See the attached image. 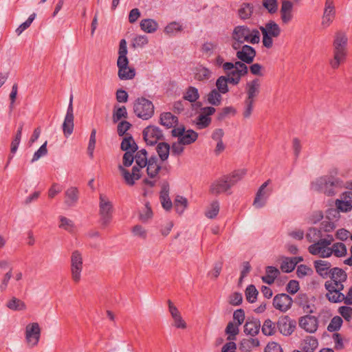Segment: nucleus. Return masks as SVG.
<instances>
[{
	"mask_svg": "<svg viewBox=\"0 0 352 352\" xmlns=\"http://www.w3.org/2000/svg\"><path fill=\"white\" fill-rule=\"evenodd\" d=\"M245 174V170L240 169L236 170L230 174L223 175L210 184L209 191L214 195L228 192L232 186L242 179Z\"/></svg>",
	"mask_w": 352,
	"mask_h": 352,
	"instance_id": "nucleus-1",
	"label": "nucleus"
},
{
	"mask_svg": "<svg viewBox=\"0 0 352 352\" xmlns=\"http://www.w3.org/2000/svg\"><path fill=\"white\" fill-rule=\"evenodd\" d=\"M328 277H329V280L325 281L324 285L327 292L325 294L327 300L332 295L344 289V283L347 280V274L344 270L335 267L330 270Z\"/></svg>",
	"mask_w": 352,
	"mask_h": 352,
	"instance_id": "nucleus-2",
	"label": "nucleus"
},
{
	"mask_svg": "<svg viewBox=\"0 0 352 352\" xmlns=\"http://www.w3.org/2000/svg\"><path fill=\"white\" fill-rule=\"evenodd\" d=\"M127 52L126 41L125 39H122L119 44L118 58L117 60L118 76L122 80H131L135 76V69L129 67V60L126 56Z\"/></svg>",
	"mask_w": 352,
	"mask_h": 352,
	"instance_id": "nucleus-3",
	"label": "nucleus"
},
{
	"mask_svg": "<svg viewBox=\"0 0 352 352\" xmlns=\"http://www.w3.org/2000/svg\"><path fill=\"white\" fill-rule=\"evenodd\" d=\"M348 38L345 33L338 32L333 41V58L330 65L333 69H337L343 63L346 56Z\"/></svg>",
	"mask_w": 352,
	"mask_h": 352,
	"instance_id": "nucleus-4",
	"label": "nucleus"
},
{
	"mask_svg": "<svg viewBox=\"0 0 352 352\" xmlns=\"http://www.w3.org/2000/svg\"><path fill=\"white\" fill-rule=\"evenodd\" d=\"M342 186V181L332 176H323L318 178L311 184L314 190L320 191L327 196H333L336 193V188Z\"/></svg>",
	"mask_w": 352,
	"mask_h": 352,
	"instance_id": "nucleus-5",
	"label": "nucleus"
},
{
	"mask_svg": "<svg viewBox=\"0 0 352 352\" xmlns=\"http://www.w3.org/2000/svg\"><path fill=\"white\" fill-rule=\"evenodd\" d=\"M232 39L239 42L256 44L260 41V32L258 30L250 29L246 25H237L232 31Z\"/></svg>",
	"mask_w": 352,
	"mask_h": 352,
	"instance_id": "nucleus-6",
	"label": "nucleus"
},
{
	"mask_svg": "<svg viewBox=\"0 0 352 352\" xmlns=\"http://www.w3.org/2000/svg\"><path fill=\"white\" fill-rule=\"evenodd\" d=\"M113 205L109 198L104 195L99 196V223L102 228H107L113 219Z\"/></svg>",
	"mask_w": 352,
	"mask_h": 352,
	"instance_id": "nucleus-7",
	"label": "nucleus"
},
{
	"mask_svg": "<svg viewBox=\"0 0 352 352\" xmlns=\"http://www.w3.org/2000/svg\"><path fill=\"white\" fill-rule=\"evenodd\" d=\"M133 110L138 118L143 120H148L151 118L154 113V106L151 100L142 97L135 100Z\"/></svg>",
	"mask_w": 352,
	"mask_h": 352,
	"instance_id": "nucleus-8",
	"label": "nucleus"
},
{
	"mask_svg": "<svg viewBox=\"0 0 352 352\" xmlns=\"http://www.w3.org/2000/svg\"><path fill=\"white\" fill-rule=\"evenodd\" d=\"M263 34V45L267 48L273 45L272 37H278L280 34V28L274 21H270L264 27H260Z\"/></svg>",
	"mask_w": 352,
	"mask_h": 352,
	"instance_id": "nucleus-9",
	"label": "nucleus"
},
{
	"mask_svg": "<svg viewBox=\"0 0 352 352\" xmlns=\"http://www.w3.org/2000/svg\"><path fill=\"white\" fill-rule=\"evenodd\" d=\"M41 329L38 322L29 323L25 330V339L28 346L33 348L38 345Z\"/></svg>",
	"mask_w": 352,
	"mask_h": 352,
	"instance_id": "nucleus-10",
	"label": "nucleus"
},
{
	"mask_svg": "<svg viewBox=\"0 0 352 352\" xmlns=\"http://www.w3.org/2000/svg\"><path fill=\"white\" fill-rule=\"evenodd\" d=\"M83 263L82 254L78 250H74L71 256V276L75 283L81 279Z\"/></svg>",
	"mask_w": 352,
	"mask_h": 352,
	"instance_id": "nucleus-11",
	"label": "nucleus"
},
{
	"mask_svg": "<svg viewBox=\"0 0 352 352\" xmlns=\"http://www.w3.org/2000/svg\"><path fill=\"white\" fill-rule=\"evenodd\" d=\"M143 138L148 145L153 146L164 139L161 129L156 126H148L143 131Z\"/></svg>",
	"mask_w": 352,
	"mask_h": 352,
	"instance_id": "nucleus-12",
	"label": "nucleus"
},
{
	"mask_svg": "<svg viewBox=\"0 0 352 352\" xmlns=\"http://www.w3.org/2000/svg\"><path fill=\"white\" fill-rule=\"evenodd\" d=\"M329 245V241L319 239L317 242L309 245L308 250L313 255H318L322 258H328L331 256V252Z\"/></svg>",
	"mask_w": 352,
	"mask_h": 352,
	"instance_id": "nucleus-13",
	"label": "nucleus"
},
{
	"mask_svg": "<svg viewBox=\"0 0 352 352\" xmlns=\"http://www.w3.org/2000/svg\"><path fill=\"white\" fill-rule=\"evenodd\" d=\"M296 325V321L288 316H280L276 322L279 332L286 336H290L294 331Z\"/></svg>",
	"mask_w": 352,
	"mask_h": 352,
	"instance_id": "nucleus-14",
	"label": "nucleus"
},
{
	"mask_svg": "<svg viewBox=\"0 0 352 352\" xmlns=\"http://www.w3.org/2000/svg\"><path fill=\"white\" fill-rule=\"evenodd\" d=\"M292 298L286 294H278L274 297L273 306L281 312H286L292 305Z\"/></svg>",
	"mask_w": 352,
	"mask_h": 352,
	"instance_id": "nucleus-15",
	"label": "nucleus"
},
{
	"mask_svg": "<svg viewBox=\"0 0 352 352\" xmlns=\"http://www.w3.org/2000/svg\"><path fill=\"white\" fill-rule=\"evenodd\" d=\"M311 314L300 318L298 324L300 328L305 331L313 333L316 332L318 327V319L316 316H311Z\"/></svg>",
	"mask_w": 352,
	"mask_h": 352,
	"instance_id": "nucleus-16",
	"label": "nucleus"
},
{
	"mask_svg": "<svg viewBox=\"0 0 352 352\" xmlns=\"http://www.w3.org/2000/svg\"><path fill=\"white\" fill-rule=\"evenodd\" d=\"M140 167L134 166L132 168V172L130 173L128 170L124 168L122 165L118 166V169L123 177L125 183L132 186L135 184V181L141 177Z\"/></svg>",
	"mask_w": 352,
	"mask_h": 352,
	"instance_id": "nucleus-17",
	"label": "nucleus"
},
{
	"mask_svg": "<svg viewBox=\"0 0 352 352\" xmlns=\"http://www.w3.org/2000/svg\"><path fill=\"white\" fill-rule=\"evenodd\" d=\"M256 55V50L254 47L248 45H244L241 49L236 53V58L243 63L250 64L253 62Z\"/></svg>",
	"mask_w": 352,
	"mask_h": 352,
	"instance_id": "nucleus-18",
	"label": "nucleus"
},
{
	"mask_svg": "<svg viewBox=\"0 0 352 352\" xmlns=\"http://www.w3.org/2000/svg\"><path fill=\"white\" fill-rule=\"evenodd\" d=\"M228 83L233 85H238L239 79L234 78L232 75L230 76H221L216 80V89L222 94H225L229 91Z\"/></svg>",
	"mask_w": 352,
	"mask_h": 352,
	"instance_id": "nucleus-19",
	"label": "nucleus"
},
{
	"mask_svg": "<svg viewBox=\"0 0 352 352\" xmlns=\"http://www.w3.org/2000/svg\"><path fill=\"white\" fill-rule=\"evenodd\" d=\"M261 89V81L258 78L247 82L245 85V93L247 94L245 100L255 102L256 98L259 95Z\"/></svg>",
	"mask_w": 352,
	"mask_h": 352,
	"instance_id": "nucleus-20",
	"label": "nucleus"
},
{
	"mask_svg": "<svg viewBox=\"0 0 352 352\" xmlns=\"http://www.w3.org/2000/svg\"><path fill=\"white\" fill-rule=\"evenodd\" d=\"M270 180H267L264 182L258 188L255 199L254 200L253 205L256 208H261L263 207L267 201L270 193L267 192L266 188L270 184Z\"/></svg>",
	"mask_w": 352,
	"mask_h": 352,
	"instance_id": "nucleus-21",
	"label": "nucleus"
},
{
	"mask_svg": "<svg viewBox=\"0 0 352 352\" xmlns=\"http://www.w3.org/2000/svg\"><path fill=\"white\" fill-rule=\"evenodd\" d=\"M336 11L333 0H326L322 16V25L328 27L333 21Z\"/></svg>",
	"mask_w": 352,
	"mask_h": 352,
	"instance_id": "nucleus-22",
	"label": "nucleus"
},
{
	"mask_svg": "<svg viewBox=\"0 0 352 352\" xmlns=\"http://www.w3.org/2000/svg\"><path fill=\"white\" fill-rule=\"evenodd\" d=\"M330 302L340 303L343 302L346 305H352V285L349 288L346 295L339 291L328 299Z\"/></svg>",
	"mask_w": 352,
	"mask_h": 352,
	"instance_id": "nucleus-23",
	"label": "nucleus"
},
{
	"mask_svg": "<svg viewBox=\"0 0 352 352\" xmlns=\"http://www.w3.org/2000/svg\"><path fill=\"white\" fill-rule=\"evenodd\" d=\"M293 3L290 1L284 0L282 1L280 10V19L284 24L289 23L293 19Z\"/></svg>",
	"mask_w": 352,
	"mask_h": 352,
	"instance_id": "nucleus-24",
	"label": "nucleus"
},
{
	"mask_svg": "<svg viewBox=\"0 0 352 352\" xmlns=\"http://www.w3.org/2000/svg\"><path fill=\"white\" fill-rule=\"evenodd\" d=\"M79 190L76 187L71 186L65 192V204L68 207L75 206L79 199Z\"/></svg>",
	"mask_w": 352,
	"mask_h": 352,
	"instance_id": "nucleus-25",
	"label": "nucleus"
},
{
	"mask_svg": "<svg viewBox=\"0 0 352 352\" xmlns=\"http://www.w3.org/2000/svg\"><path fill=\"white\" fill-rule=\"evenodd\" d=\"M295 302L302 309L305 314H313L315 311L314 305L310 303L308 296L306 294H298Z\"/></svg>",
	"mask_w": 352,
	"mask_h": 352,
	"instance_id": "nucleus-26",
	"label": "nucleus"
},
{
	"mask_svg": "<svg viewBox=\"0 0 352 352\" xmlns=\"http://www.w3.org/2000/svg\"><path fill=\"white\" fill-rule=\"evenodd\" d=\"M318 346V340L311 336H306L300 344V351L302 352H314Z\"/></svg>",
	"mask_w": 352,
	"mask_h": 352,
	"instance_id": "nucleus-27",
	"label": "nucleus"
},
{
	"mask_svg": "<svg viewBox=\"0 0 352 352\" xmlns=\"http://www.w3.org/2000/svg\"><path fill=\"white\" fill-rule=\"evenodd\" d=\"M261 329V322L258 319L256 318H248L244 325V332L252 336H256Z\"/></svg>",
	"mask_w": 352,
	"mask_h": 352,
	"instance_id": "nucleus-28",
	"label": "nucleus"
},
{
	"mask_svg": "<svg viewBox=\"0 0 352 352\" xmlns=\"http://www.w3.org/2000/svg\"><path fill=\"white\" fill-rule=\"evenodd\" d=\"M160 198L163 208L166 210H170L173 207V203L169 197V185L168 183L163 184Z\"/></svg>",
	"mask_w": 352,
	"mask_h": 352,
	"instance_id": "nucleus-29",
	"label": "nucleus"
},
{
	"mask_svg": "<svg viewBox=\"0 0 352 352\" xmlns=\"http://www.w3.org/2000/svg\"><path fill=\"white\" fill-rule=\"evenodd\" d=\"M246 64V63H243L241 60L236 61L234 63V69L232 71L230 74L234 78L239 79V82H240L241 78L248 72V67Z\"/></svg>",
	"mask_w": 352,
	"mask_h": 352,
	"instance_id": "nucleus-30",
	"label": "nucleus"
},
{
	"mask_svg": "<svg viewBox=\"0 0 352 352\" xmlns=\"http://www.w3.org/2000/svg\"><path fill=\"white\" fill-rule=\"evenodd\" d=\"M331 263L326 261L318 260L314 262V267L316 272L323 278L329 275Z\"/></svg>",
	"mask_w": 352,
	"mask_h": 352,
	"instance_id": "nucleus-31",
	"label": "nucleus"
},
{
	"mask_svg": "<svg viewBox=\"0 0 352 352\" xmlns=\"http://www.w3.org/2000/svg\"><path fill=\"white\" fill-rule=\"evenodd\" d=\"M178 122L177 116L173 115L170 112H164L160 115V123L167 129L174 127Z\"/></svg>",
	"mask_w": 352,
	"mask_h": 352,
	"instance_id": "nucleus-32",
	"label": "nucleus"
},
{
	"mask_svg": "<svg viewBox=\"0 0 352 352\" xmlns=\"http://www.w3.org/2000/svg\"><path fill=\"white\" fill-rule=\"evenodd\" d=\"M157 162L158 159L156 156L151 157L147 162L146 171L148 175L151 178L156 177L162 168Z\"/></svg>",
	"mask_w": 352,
	"mask_h": 352,
	"instance_id": "nucleus-33",
	"label": "nucleus"
},
{
	"mask_svg": "<svg viewBox=\"0 0 352 352\" xmlns=\"http://www.w3.org/2000/svg\"><path fill=\"white\" fill-rule=\"evenodd\" d=\"M120 148L122 151L126 152L131 151L135 153L137 151L138 146L133 137L129 134H126V137L123 138L121 142Z\"/></svg>",
	"mask_w": 352,
	"mask_h": 352,
	"instance_id": "nucleus-34",
	"label": "nucleus"
},
{
	"mask_svg": "<svg viewBox=\"0 0 352 352\" xmlns=\"http://www.w3.org/2000/svg\"><path fill=\"white\" fill-rule=\"evenodd\" d=\"M141 29L147 33H153L158 28V23L156 21L152 19H142L140 22Z\"/></svg>",
	"mask_w": 352,
	"mask_h": 352,
	"instance_id": "nucleus-35",
	"label": "nucleus"
},
{
	"mask_svg": "<svg viewBox=\"0 0 352 352\" xmlns=\"http://www.w3.org/2000/svg\"><path fill=\"white\" fill-rule=\"evenodd\" d=\"M212 74L208 68L199 66L195 69V78L199 81L208 80L211 78Z\"/></svg>",
	"mask_w": 352,
	"mask_h": 352,
	"instance_id": "nucleus-36",
	"label": "nucleus"
},
{
	"mask_svg": "<svg viewBox=\"0 0 352 352\" xmlns=\"http://www.w3.org/2000/svg\"><path fill=\"white\" fill-rule=\"evenodd\" d=\"M170 146L166 142H160L156 146V151L159 155V157L162 162L166 161L169 156Z\"/></svg>",
	"mask_w": 352,
	"mask_h": 352,
	"instance_id": "nucleus-37",
	"label": "nucleus"
},
{
	"mask_svg": "<svg viewBox=\"0 0 352 352\" xmlns=\"http://www.w3.org/2000/svg\"><path fill=\"white\" fill-rule=\"evenodd\" d=\"M198 138V133L193 130L189 129L185 131L182 137L180 138V143L184 145H188L195 142Z\"/></svg>",
	"mask_w": 352,
	"mask_h": 352,
	"instance_id": "nucleus-38",
	"label": "nucleus"
},
{
	"mask_svg": "<svg viewBox=\"0 0 352 352\" xmlns=\"http://www.w3.org/2000/svg\"><path fill=\"white\" fill-rule=\"evenodd\" d=\"M6 306L8 309L13 311H23L26 309L25 302L16 297H12L8 300Z\"/></svg>",
	"mask_w": 352,
	"mask_h": 352,
	"instance_id": "nucleus-39",
	"label": "nucleus"
},
{
	"mask_svg": "<svg viewBox=\"0 0 352 352\" xmlns=\"http://www.w3.org/2000/svg\"><path fill=\"white\" fill-rule=\"evenodd\" d=\"M199 98L198 89L192 86L188 87L184 94L183 98L190 102H196Z\"/></svg>",
	"mask_w": 352,
	"mask_h": 352,
	"instance_id": "nucleus-40",
	"label": "nucleus"
},
{
	"mask_svg": "<svg viewBox=\"0 0 352 352\" xmlns=\"http://www.w3.org/2000/svg\"><path fill=\"white\" fill-rule=\"evenodd\" d=\"M221 94L216 89H212L207 95L208 102L214 106L219 105L222 100Z\"/></svg>",
	"mask_w": 352,
	"mask_h": 352,
	"instance_id": "nucleus-41",
	"label": "nucleus"
},
{
	"mask_svg": "<svg viewBox=\"0 0 352 352\" xmlns=\"http://www.w3.org/2000/svg\"><path fill=\"white\" fill-rule=\"evenodd\" d=\"M276 324L272 322L270 319H267L263 322L261 331L265 336H269L274 335L276 331Z\"/></svg>",
	"mask_w": 352,
	"mask_h": 352,
	"instance_id": "nucleus-42",
	"label": "nucleus"
},
{
	"mask_svg": "<svg viewBox=\"0 0 352 352\" xmlns=\"http://www.w3.org/2000/svg\"><path fill=\"white\" fill-rule=\"evenodd\" d=\"M331 255L333 254L337 257H342L346 254L347 250L346 245L341 242L335 243L330 248Z\"/></svg>",
	"mask_w": 352,
	"mask_h": 352,
	"instance_id": "nucleus-43",
	"label": "nucleus"
},
{
	"mask_svg": "<svg viewBox=\"0 0 352 352\" xmlns=\"http://www.w3.org/2000/svg\"><path fill=\"white\" fill-rule=\"evenodd\" d=\"M187 205L188 201L186 198L180 195H177L175 197L174 201V206L175 210L178 214H182L184 210L186 208Z\"/></svg>",
	"mask_w": 352,
	"mask_h": 352,
	"instance_id": "nucleus-44",
	"label": "nucleus"
},
{
	"mask_svg": "<svg viewBox=\"0 0 352 352\" xmlns=\"http://www.w3.org/2000/svg\"><path fill=\"white\" fill-rule=\"evenodd\" d=\"M135 160L136 164L140 168H144L146 166L147 162V152L145 149H141L138 151L135 155Z\"/></svg>",
	"mask_w": 352,
	"mask_h": 352,
	"instance_id": "nucleus-45",
	"label": "nucleus"
},
{
	"mask_svg": "<svg viewBox=\"0 0 352 352\" xmlns=\"http://www.w3.org/2000/svg\"><path fill=\"white\" fill-rule=\"evenodd\" d=\"M127 111L126 109L124 106L117 107H114L113 112V121L114 123L118 122L122 118H127Z\"/></svg>",
	"mask_w": 352,
	"mask_h": 352,
	"instance_id": "nucleus-46",
	"label": "nucleus"
},
{
	"mask_svg": "<svg viewBox=\"0 0 352 352\" xmlns=\"http://www.w3.org/2000/svg\"><path fill=\"white\" fill-rule=\"evenodd\" d=\"M245 293L246 300L249 302L253 303L256 300L258 292L254 285H248L245 289Z\"/></svg>",
	"mask_w": 352,
	"mask_h": 352,
	"instance_id": "nucleus-47",
	"label": "nucleus"
},
{
	"mask_svg": "<svg viewBox=\"0 0 352 352\" xmlns=\"http://www.w3.org/2000/svg\"><path fill=\"white\" fill-rule=\"evenodd\" d=\"M255 102L245 100L243 102V108L242 111V116L244 119H249L254 110V104Z\"/></svg>",
	"mask_w": 352,
	"mask_h": 352,
	"instance_id": "nucleus-48",
	"label": "nucleus"
},
{
	"mask_svg": "<svg viewBox=\"0 0 352 352\" xmlns=\"http://www.w3.org/2000/svg\"><path fill=\"white\" fill-rule=\"evenodd\" d=\"M74 130V118L65 117L63 124V131L66 137L70 135Z\"/></svg>",
	"mask_w": 352,
	"mask_h": 352,
	"instance_id": "nucleus-49",
	"label": "nucleus"
},
{
	"mask_svg": "<svg viewBox=\"0 0 352 352\" xmlns=\"http://www.w3.org/2000/svg\"><path fill=\"white\" fill-rule=\"evenodd\" d=\"M238 324H234L232 322H230L226 328V333L228 334V340H232L235 339V336L239 333V327Z\"/></svg>",
	"mask_w": 352,
	"mask_h": 352,
	"instance_id": "nucleus-50",
	"label": "nucleus"
},
{
	"mask_svg": "<svg viewBox=\"0 0 352 352\" xmlns=\"http://www.w3.org/2000/svg\"><path fill=\"white\" fill-rule=\"evenodd\" d=\"M342 324V319L340 316L333 317L329 325L327 326V330L330 332L338 331Z\"/></svg>",
	"mask_w": 352,
	"mask_h": 352,
	"instance_id": "nucleus-51",
	"label": "nucleus"
},
{
	"mask_svg": "<svg viewBox=\"0 0 352 352\" xmlns=\"http://www.w3.org/2000/svg\"><path fill=\"white\" fill-rule=\"evenodd\" d=\"M252 13V6L249 3H243L239 10V15L241 19H246L250 17Z\"/></svg>",
	"mask_w": 352,
	"mask_h": 352,
	"instance_id": "nucleus-52",
	"label": "nucleus"
},
{
	"mask_svg": "<svg viewBox=\"0 0 352 352\" xmlns=\"http://www.w3.org/2000/svg\"><path fill=\"white\" fill-rule=\"evenodd\" d=\"M182 30V26L177 22L173 21L168 23L165 29L164 32L169 35H173Z\"/></svg>",
	"mask_w": 352,
	"mask_h": 352,
	"instance_id": "nucleus-53",
	"label": "nucleus"
},
{
	"mask_svg": "<svg viewBox=\"0 0 352 352\" xmlns=\"http://www.w3.org/2000/svg\"><path fill=\"white\" fill-rule=\"evenodd\" d=\"M295 263L290 258H285L280 264V269L286 273L292 272L295 269Z\"/></svg>",
	"mask_w": 352,
	"mask_h": 352,
	"instance_id": "nucleus-54",
	"label": "nucleus"
},
{
	"mask_svg": "<svg viewBox=\"0 0 352 352\" xmlns=\"http://www.w3.org/2000/svg\"><path fill=\"white\" fill-rule=\"evenodd\" d=\"M219 204L218 201H213L206 212V216L209 219L214 218L219 213Z\"/></svg>",
	"mask_w": 352,
	"mask_h": 352,
	"instance_id": "nucleus-55",
	"label": "nucleus"
},
{
	"mask_svg": "<svg viewBox=\"0 0 352 352\" xmlns=\"http://www.w3.org/2000/svg\"><path fill=\"white\" fill-rule=\"evenodd\" d=\"M35 17H36V14L35 13L32 14L25 22H23L22 24H21L16 28V34L20 35L22 34V32L23 31H25L26 29H28L30 26V25L33 22V21L34 20Z\"/></svg>",
	"mask_w": 352,
	"mask_h": 352,
	"instance_id": "nucleus-56",
	"label": "nucleus"
},
{
	"mask_svg": "<svg viewBox=\"0 0 352 352\" xmlns=\"http://www.w3.org/2000/svg\"><path fill=\"white\" fill-rule=\"evenodd\" d=\"M47 142L46 141L44 144H43L40 148L34 153L33 157L31 160V163H34L38 160L41 157H43L47 153Z\"/></svg>",
	"mask_w": 352,
	"mask_h": 352,
	"instance_id": "nucleus-57",
	"label": "nucleus"
},
{
	"mask_svg": "<svg viewBox=\"0 0 352 352\" xmlns=\"http://www.w3.org/2000/svg\"><path fill=\"white\" fill-rule=\"evenodd\" d=\"M96 130L95 129H93L91 130V132L90 134L89 144H88V147H87L88 154L90 156V157H91V158L94 156V151L95 146H96Z\"/></svg>",
	"mask_w": 352,
	"mask_h": 352,
	"instance_id": "nucleus-58",
	"label": "nucleus"
},
{
	"mask_svg": "<svg viewBox=\"0 0 352 352\" xmlns=\"http://www.w3.org/2000/svg\"><path fill=\"white\" fill-rule=\"evenodd\" d=\"M321 236V231L316 228H311L309 229L308 232L307 233L306 235L307 240L310 242H315Z\"/></svg>",
	"mask_w": 352,
	"mask_h": 352,
	"instance_id": "nucleus-59",
	"label": "nucleus"
},
{
	"mask_svg": "<svg viewBox=\"0 0 352 352\" xmlns=\"http://www.w3.org/2000/svg\"><path fill=\"white\" fill-rule=\"evenodd\" d=\"M153 216V212L149 206V204L146 203L145 204V207L142 209V210L140 213V219L142 222H146L148 219H150Z\"/></svg>",
	"mask_w": 352,
	"mask_h": 352,
	"instance_id": "nucleus-60",
	"label": "nucleus"
},
{
	"mask_svg": "<svg viewBox=\"0 0 352 352\" xmlns=\"http://www.w3.org/2000/svg\"><path fill=\"white\" fill-rule=\"evenodd\" d=\"M336 206L338 210L341 212H348L352 209V204L350 201L347 200H340L337 199L336 201Z\"/></svg>",
	"mask_w": 352,
	"mask_h": 352,
	"instance_id": "nucleus-61",
	"label": "nucleus"
},
{
	"mask_svg": "<svg viewBox=\"0 0 352 352\" xmlns=\"http://www.w3.org/2000/svg\"><path fill=\"white\" fill-rule=\"evenodd\" d=\"M339 314L348 322L352 319V307L342 306L338 309Z\"/></svg>",
	"mask_w": 352,
	"mask_h": 352,
	"instance_id": "nucleus-62",
	"label": "nucleus"
},
{
	"mask_svg": "<svg viewBox=\"0 0 352 352\" xmlns=\"http://www.w3.org/2000/svg\"><path fill=\"white\" fill-rule=\"evenodd\" d=\"M211 122V118L201 114L199 115L197 120L198 129H202L207 127Z\"/></svg>",
	"mask_w": 352,
	"mask_h": 352,
	"instance_id": "nucleus-63",
	"label": "nucleus"
},
{
	"mask_svg": "<svg viewBox=\"0 0 352 352\" xmlns=\"http://www.w3.org/2000/svg\"><path fill=\"white\" fill-rule=\"evenodd\" d=\"M148 43V38L145 35H139L133 38V47H142Z\"/></svg>",
	"mask_w": 352,
	"mask_h": 352,
	"instance_id": "nucleus-64",
	"label": "nucleus"
}]
</instances>
